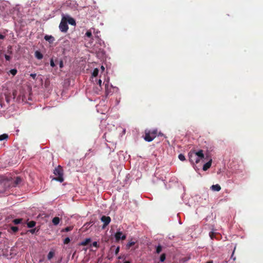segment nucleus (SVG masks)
Masks as SVG:
<instances>
[{
	"label": "nucleus",
	"mask_w": 263,
	"mask_h": 263,
	"mask_svg": "<svg viewBox=\"0 0 263 263\" xmlns=\"http://www.w3.org/2000/svg\"><path fill=\"white\" fill-rule=\"evenodd\" d=\"M59 28L60 30L63 32H66L68 29L67 23L66 22V21H63V18L62 19L61 22L60 24Z\"/></svg>",
	"instance_id": "obj_4"
},
{
	"label": "nucleus",
	"mask_w": 263,
	"mask_h": 263,
	"mask_svg": "<svg viewBox=\"0 0 263 263\" xmlns=\"http://www.w3.org/2000/svg\"><path fill=\"white\" fill-rule=\"evenodd\" d=\"M98 73H99V69L98 68H95L93 71V72L92 73V81L93 82L94 80H93V77H96L98 76Z\"/></svg>",
	"instance_id": "obj_16"
},
{
	"label": "nucleus",
	"mask_w": 263,
	"mask_h": 263,
	"mask_svg": "<svg viewBox=\"0 0 263 263\" xmlns=\"http://www.w3.org/2000/svg\"><path fill=\"white\" fill-rule=\"evenodd\" d=\"M1 234V233L0 232V235Z\"/></svg>",
	"instance_id": "obj_45"
},
{
	"label": "nucleus",
	"mask_w": 263,
	"mask_h": 263,
	"mask_svg": "<svg viewBox=\"0 0 263 263\" xmlns=\"http://www.w3.org/2000/svg\"><path fill=\"white\" fill-rule=\"evenodd\" d=\"M22 181L20 177H16L15 181H14L12 186L15 187L18 185Z\"/></svg>",
	"instance_id": "obj_12"
},
{
	"label": "nucleus",
	"mask_w": 263,
	"mask_h": 263,
	"mask_svg": "<svg viewBox=\"0 0 263 263\" xmlns=\"http://www.w3.org/2000/svg\"><path fill=\"white\" fill-rule=\"evenodd\" d=\"M115 238L117 241L120 239L124 240L126 238V235L123 234L121 231H118L115 235Z\"/></svg>",
	"instance_id": "obj_5"
},
{
	"label": "nucleus",
	"mask_w": 263,
	"mask_h": 263,
	"mask_svg": "<svg viewBox=\"0 0 263 263\" xmlns=\"http://www.w3.org/2000/svg\"><path fill=\"white\" fill-rule=\"evenodd\" d=\"M101 69L102 72H103L104 71L105 68L103 66H102L101 67Z\"/></svg>",
	"instance_id": "obj_36"
},
{
	"label": "nucleus",
	"mask_w": 263,
	"mask_h": 263,
	"mask_svg": "<svg viewBox=\"0 0 263 263\" xmlns=\"http://www.w3.org/2000/svg\"><path fill=\"white\" fill-rule=\"evenodd\" d=\"M59 66L61 68H62L63 67V63L62 61H60L59 63Z\"/></svg>",
	"instance_id": "obj_34"
},
{
	"label": "nucleus",
	"mask_w": 263,
	"mask_h": 263,
	"mask_svg": "<svg viewBox=\"0 0 263 263\" xmlns=\"http://www.w3.org/2000/svg\"><path fill=\"white\" fill-rule=\"evenodd\" d=\"M211 189L213 191L218 192L221 190V187L219 184H217L212 185L211 186Z\"/></svg>",
	"instance_id": "obj_9"
},
{
	"label": "nucleus",
	"mask_w": 263,
	"mask_h": 263,
	"mask_svg": "<svg viewBox=\"0 0 263 263\" xmlns=\"http://www.w3.org/2000/svg\"><path fill=\"white\" fill-rule=\"evenodd\" d=\"M60 219L59 217H55L52 219V223L54 225H58L60 222Z\"/></svg>",
	"instance_id": "obj_15"
},
{
	"label": "nucleus",
	"mask_w": 263,
	"mask_h": 263,
	"mask_svg": "<svg viewBox=\"0 0 263 263\" xmlns=\"http://www.w3.org/2000/svg\"><path fill=\"white\" fill-rule=\"evenodd\" d=\"M44 39L46 41L49 42V43H52L54 41V37L51 35H46L44 37Z\"/></svg>",
	"instance_id": "obj_11"
},
{
	"label": "nucleus",
	"mask_w": 263,
	"mask_h": 263,
	"mask_svg": "<svg viewBox=\"0 0 263 263\" xmlns=\"http://www.w3.org/2000/svg\"><path fill=\"white\" fill-rule=\"evenodd\" d=\"M8 138V135L6 134H4L3 135H0V141H3L4 140H6Z\"/></svg>",
	"instance_id": "obj_19"
},
{
	"label": "nucleus",
	"mask_w": 263,
	"mask_h": 263,
	"mask_svg": "<svg viewBox=\"0 0 263 263\" xmlns=\"http://www.w3.org/2000/svg\"><path fill=\"white\" fill-rule=\"evenodd\" d=\"M11 230L13 232H16L18 230V228L17 227H11Z\"/></svg>",
	"instance_id": "obj_27"
},
{
	"label": "nucleus",
	"mask_w": 263,
	"mask_h": 263,
	"mask_svg": "<svg viewBox=\"0 0 263 263\" xmlns=\"http://www.w3.org/2000/svg\"><path fill=\"white\" fill-rule=\"evenodd\" d=\"M30 231L31 233H33L35 232V230H31Z\"/></svg>",
	"instance_id": "obj_39"
},
{
	"label": "nucleus",
	"mask_w": 263,
	"mask_h": 263,
	"mask_svg": "<svg viewBox=\"0 0 263 263\" xmlns=\"http://www.w3.org/2000/svg\"><path fill=\"white\" fill-rule=\"evenodd\" d=\"M124 263H130L129 261H126Z\"/></svg>",
	"instance_id": "obj_43"
},
{
	"label": "nucleus",
	"mask_w": 263,
	"mask_h": 263,
	"mask_svg": "<svg viewBox=\"0 0 263 263\" xmlns=\"http://www.w3.org/2000/svg\"><path fill=\"white\" fill-rule=\"evenodd\" d=\"M35 222L33 221H29L27 223V226L29 228H33L35 226Z\"/></svg>",
	"instance_id": "obj_18"
},
{
	"label": "nucleus",
	"mask_w": 263,
	"mask_h": 263,
	"mask_svg": "<svg viewBox=\"0 0 263 263\" xmlns=\"http://www.w3.org/2000/svg\"><path fill=\"white\" fill-rule=\"evenodd\" d=\"M69 242H70V239L69 237H66L64 240V243H68Z\"/></svg>",
	"instance_id": "obj_31"
},
{
	"label": "nucleus",
	"mask_w": 263,
	"mask_h": 263,
	"mask_svg": "<svg viewBox=\"0 0 263 263\" xmlns=\"http://www.w3.org/2000/svg\"><path fill=\"white\" fill-rule=\"evenodd\" d=\"M105 86L106 94V95H108L111 92V89L112 88V86L111 85H109L108 80L106 81Z\"/></svg>",
	"instance_id": "obj_7"
},
{
	"label": "nucleus",
	"mask_w": 263,
	"mask_h": 263,
	"mask_svg": "<svg viewBox=\"0 0 263 263\" xmlns=\"http://www.w3.org/2000/svg\"><path fill=\"white\" fill-rule=\"evenodd\" d=\"M50 66L52 67H54L55 66V64L54 63V61H53V60L52 59H51L50 60Z\"/></svg>",
	"instance_id": "obj_29"
},
{
	"label": "nucleus",
	"mask_w": 263,
	"mask_h": 263,
	"mask_svg": "<svg viewBox=\"0 0 263 263\" xmlns=\"http://www.w3.org/2000/svg\"><path fill=\"white\" fill-rule=\"evenodd\" d=\"M101 221L104 223L103 228H104L110 223L111 219L108 216H103L101 218Z\"/></svg>",
	"instance_id": "obj_6"
},
{
	"label": "nucleus",
	"mask_w": 263,
	"mask_h": 263,
	"mask_svg": "<svg viewBox=\"0 0 263 263\" xmlns=\"http://www.w3.org/2000/svg\"><path fill=\"white\" fill-rule=\"evenodd\" d=\"M135 244V242L134 241H130L127 244L126 247L129 249L131 246L134 245Z\"/></svg>",
	"instance_id": "obj_25"
},
{
	"label": "nucleus",
	"mask_w": 263,
	"mask_h": 263,
	"mask_svg": "<svg viewBox=\"0 0 263 263\" xmlns=\"http://www.w3.org/2000/svg\"><path fill=\"white\" fill-rule=\"evenodd\" d=\"M234 253V250L233 251V253H232V256H231V257H232H232H234V256H233Z\"/></svg>",
	"instance_id": "obj_41"
},
{
	"label": "nucleus",
	"mask_w": 263,
	"mask_h": 263,
	"mask_svg": "<svg viewBox=\"0 0 263 263\" xmlns=\"http://www.w3.org/2000/svg\"><path fill=\"white\" fill-rule=\"evenodd\" d=\"M157 134V129H153L152 130H145V135L144 139L145 141L151 142L153 141L156 137Z\"/></svg>",
	"instance_id": "obj_2"
},
{
	"label": "nucleus",
	"mask_w": 263,
	"mask_h": 263,
	"mask_svg": "<svg viewBox=\"0 0 263 263\" xmlns=\"http://www.w3.org/2000/svg\"><path fill=\"white\" fill-rule=\"evenodd\" d=\"M54 256V253L52 251H50L48 254L47 258L49 260L51 259Z\"/></svg>",
	"instance_id": "obj_21"
},
{
	"label": "nucleus",
	"mask_w": 263,
	"mask_h": 263,
	"mask_svg": "<svg viewBox=\"0 0 263 263\" xmlns=\"http://www.w3.org/2000/svg\"><path fill=\"white\" fill-rule=\"evenodd\" d=\"M92 246L93 247H97V246H98V243H97V241H94L92 244Z\"/></svg>",
	"instance_id": "obj_35"
},
{
	"label": "nucleus",
	"mask_w": 263,
	"mask_h": 263,
	"mask_svg": "<svg viewBox=\"0 0 263 263\" xmlns=\"http://www.w3.org/2000/svg\"><path fill=\"white\" fill-rule=\"evenodd\" d=\"M101 42H102V41H101V40H99V43L100 44V45L101 46H102V45H101Z\"/></svg>",
	"instance_id": "obj_42"
},
{
	"label": "nucleus",
	"mask_w": 263,
	"mask_h": 263,
	"mask_svg": "<svg viewBox=\"0 0 263 263\" xmlns=\"http://www.w3.org/2000/svg\"><path fill=\"white\" fill-rule=\"evenodd\" d=\"M86 36L88 37H90L92 35L91 32L90 31H87L85 34Z\"/></svg>",
	"instance_id": "obj_28"
},
{
	"label": "nucleus",
	"mask_w": 263,
	"mask_h": 263,
	"mask_svg": "<svg viewBox=\"0 0 263 263\" xmlns=\"http://www.w3.org/2000/svg\"><path fill=\"white\" fill-rule=\"evenodd\" d=\"M9 73L13 76H15L17 73V70L15 69H12L9 71Z\"/></svg>",
	"instance_id": "obj_24"
},
{
	"label": "nucleus",
	"mask_w": 263,
	"mask_h": 263,
	"mask_svg": "<svg viewBox=\"0 0 263 263\" xmlns=\"http://www.w3.org/2000/svg\"><path fill=\"white\" fill-rule=\"evenodd\" d=\"M97 84H98L99 85V87H97V90L96 91L97 92H98L99 91H100L101 89V83H102V81L101 80L99 79L98 82H97Z\"/></svg>",
	"instance_id": "obj_17"
},
{
	"label": "nucleus",
	"mask_w": 263,
	"mask_h": 263,
	"mask_svg": "<svg viewBox=\"0 0 263 263\" xmlns=\"http://www.w3.org/2000/svg\"><path fill=\"white\" fill-rule=\"evenodd\" d=\"M212 159H210L209 162H208L207 163H206L205 164H204L203 166V170L204 171H206L208 168H209L211 166V164H212Z\"/></svg>",
	"instance_id": "obj_10"
},
{
	"label": "nucleus",
	"mask_w": 263,
	"mask_h": 263,
	"mask_svg": "<svg viewBox=\"0 0 263 263\" xmlns=\"http://www.w3.org/2000/svg\"><path fill=\"white\" fill-rule=\"evenodd\" d=\"M165 258H166L165 254H162L160 256V260L161 262H163L165 260Z\"/></svg>",
	"instance_id": "obj_23"
},
{
	"label": "nucleus",
	"mask_w": 263,
	"mask_h": 263,
	"mask_svg": "<svg viewBox=\"0 0 263 263\" xmlns=\"http://www.w3.org/2000/svg\"><path fill=\"white\" fill-rule=\"evenodd\" d=\"M35 57L39 60H41L43 58V54L39 51H36L35 52Z\"/></svg>",
	"instance_id": "obj_14"
},
{
	"label": "nucleus",
	"mask_w": 263,
	"mask_h": 263,
	"mask_svg": "<svg viewBox=\"0 0 263 263\" xmlns=\"http://www.w3.org/2000/svg\"><path fill=\"white\" fill-rule=\"evenodd\" d=\"M22 221V219H15L13 220V222L14 224H17L21 223Z\"/></svg>",
	"instance_id": "obj_26"
},
{
	"label": "nucleus",
	"mask_w": 263,
	"mask_h": 263,
	"mask_svg": "<svg viewBox=\"0 0 263 263\" xmlns=\"http://www.w3.org/2000/svg\"><path fill=\"white\" fill-rule=\"evenodd\" d=\"M178 158L180 160L182 161H184L185 160V156L182 154L179 155Z\"/></svg>",
	"instance_id": "obj_22"
},
{
	"label": "nucleus",
	"mask_w": 263,
	"mask_h": 263,
	"mask_svg": "<svg viewBox=\"0 0 263 263\" xmlns=\"http://www.w3.org/2000/svg\"><path fill=\"white\" fill-rule=\"evenodd\" d=\"M5 58L7 61H9L11 59V57L8 55H5Z\"/></svg>",
	"instance_id": "obj_33"
},
{
	"label": "nucleus",
	"mask_w": 263,
	"mask_h": 263,
	"mask_svg": "<svg viewBox=\"0 0 263 263\" xmlns=\"http://www.w3.org/2000/svg\"><path fill=\"white\" fill-rule=\"evenodd\" d=\"M210 236L211 238L212 239L213 237H212V234L211 233L210 234Z\"/></svg>",
	"instance_id": "obj_44"
},
{
	"label": "nucleus",
	"mask_w": 263,
	"mask_h": 263,
	"mask_svg": "<svg viewBox=\"0 0 263 263\" xmlns=\"http://www.w3.org/2000/svg\"><path fill=\"white\" fill-rule=\"evenodd\" d=\"M30 76L33 79H36V73H31Z\"/></svg>",
	"instance_id": "obj_32"
},
{
	"label": "nucleus",
	"mask_w": 263,
	"mask_h": 263,
	"mask_svg": "<svg viewBox=\"0 0 263 263\" xmlns=\"http://www.w3.org/2000/svg\"><path fill=\"white\" fill-rule=\"evenodd\" d=\"M119 247H118L117 249H116V253H118L119 252Z\"/></svg>",
	"instance_id": "obj_38"
},
{
	"label": "nucleus",
	"mask_w": 263,
	"mask_h": 263,
	"mask_svg": "<svg viewBox=\"0 0 263 263\" xmlns=\"http://www.w3.org/2000/svg\"><path fill=\"white\" fill-rule=\"evenodd\" d=\"M5 36L4 35H2V34H0V39H4Z\"/></svg>",
	"instance_id": "obj_37"
},
{
	"label": "nucleus",
	"mask_w": 263,
	"mask_h": 263,
	"mask_svg": "<svg viewBox=\"0 0 263 263\" xmlns=\"http://www.w3.org/2000/svg\"><path fill=\"white\" fill-rule=\"evenodd\" d=\"M189 160L193 164L198 163L204 158L203 151L200 150L198 152L191 151L189 153Z\"/></svg>",
	"instance_id": "obj_1"
},
{
	"label": "nucleus",
	"mask_w": 263,
	"mask_h": 263,
	"mask_svg": "<svg viewBox=\"0 0 263 263\" xmlns=\"http://www.w3.org/2000/svg\"><path fill=\"white\" fill-rule=\"evenodd\" d=\"M63 18L66 20L69 24L72 25H76V22L73 18L70 17L69 16H67L66 17H64Z\"/></svg>",
	"instance_id": "obj_8"
},
{
	"label": "nucleus",
	"mask_w": 263,
	"mask_h": 263,
	"mask_svg": "<svg viewBox=\"0 0 263 263\" xmlns=\"http://www.w3.org/2000/svg\"><path fill=\"white\" fill-rule=\"evenodd\" d=\"M206 263H213V261L212 260H210L209 261H208Z\"/></svg>",
	"instance_id": "obj_40"
},
{
	"label": "nucleus",
	"mask_w": 263,
	"mask_h": 263,
	"mask_svg": "<svg viewBox=\"0 0 263 263\" xmlns=\"http://www.w3.org/2000/svg\"><path fill=\"white\" fill-rule=\"evenodd\" d=\"M162 251V247L160 245H158L156 247V252L157 254H159Z\"/></svg>",
	"instance_id": "obj_20"
},
{
	"label": "nucleus",
	"mask_w": 263,
	"mask_h": 263,
	"mask_svg": "<svg viewBox=\"0 0 263 263\" xmlns=\"http://www.w3.org/2000/svg\"><path fill=\"white\" fill-rule=\"evenodd\" d=\"M53 173L54 175L57 176V177L53 179L54 180L58 181L60 182H62L64 181L63 177V171L61 167L59 166L58 167L55 168Z\"/></svg>",
	"instance_id": "obj_3"
},
{
	"label": "nucleus",
	"mask_w": 263,
	"mask_h": 263,
	"mask_svg": "<svg viewBox=\"0 0 263 263\" xmlns=\"http://www.w3.org/2000/svg\"><path fill=\"white\" fill-rule=\"evenodd\" d=\"M91 239L89 238L85 239L84 240L82 241L79 243L80 246H86L87 245L89 242H90Z\"/></svg>",
	"instance_id": "obj_13"
},
{
	"label": "nucleus",
	"mask_w": 263,
	"mask_h": 263,
	"mask_svg": "<svg viewBox=\"0 0 263 263\" xmlns=\"http://www.w3.org/2000/svg\"><path fill=\"white\" fill-rule=\"evenodd\" d=\"M72 227H68L66 228L65 229L64 231L66 232H68V231L72 230Z\"/></svg>",
	"instance_id": "obj_30"
}]
</instances>
